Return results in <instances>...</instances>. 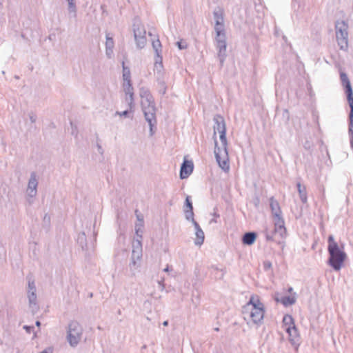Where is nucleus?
Here are the masks:
<instances>
[{"mask_svg": "<svg viewBox=\"0 0 353 353\" xmlns=\"http://www.w3.org/2000/svg\"><path fill=\"white\" fill-rule=\"evenodd\" d=\"M214 19V32L216 48L218 50V57L222 65L226 57V32L225 28L224 11L221 8H216L213 11Z\"/></svg>", "mask_w": 353, "mask_h": 353, "instance_id": "obj_1", "label": "nucleus"}, {"mask_svg": "<svg viewBox=\"0 0 353 353\" xmlns=\"http://www.w3.org/2000/svg\"><path fill=\"white\" fill-rule=\"evenodd\" d=\"M242 314L248 324H261L264 318L265 309L258 296L252 295L249 301L243 307Z\"/></svg>", "mask_w": 353, "mask_h": 353, "instance_id": "obj_2", "label": "nucleus"}, {"mask_svg": "<svg viewBox=\"0 0 353 353\" xmlns=\"http://www.w3.org/2000/svg\"><path fill=\"white\" fill-rule=\"evenodd\" d=\"M141 105L144 114L145 119L150 126V135H153V127L157 124L156 108L154 98L145 88L140 89Z\"/></svg>", "mask_w": 353, "mask_h": 353, "instance_id": "obj_3", "label": "nucleus"}, {"mask_svg": "<svg viewBox=\"0 0 353 353\" xmlns=\"http://www.w3.org/2000/svg\"><path fill=\"white\" fill-rule=\"evenodd\" d=\"M327 251L330 254L328 263L335 270H339L346 258V254L343 248H339L338 243L334 241V236L330 235L327 239Z\"/></svg>", "mask_w": 353, "mask_h": 353, "instance_id": "obj_4", "label": "nucleus"}, {"mask_svg": "<svg viewBox=\"0 0 353 353\" xmlns=\"http://www.w3.org/2000/svg\"><path fill=\"white\" fill-rule=\"evenodd\" d=\"M219 139L221 141V145H218V143L214 139V155L219 167L225 172H228L230 170L229 164V157L228 152V141L226 139V132L219 133Z\"/></svg>", "mask_w": 353, "mask_h": 353, "instance_id": "obj_5", "label": "nucleus"}, {"mask_svg": "<svg viewBox=\"0 0 353 353\" xmlns=\"http://www.w3.org/2000/svg\"><path fill=\"white\" fill-rule=\"evenodd\" d=\"M270 205L274 216V231L276 233H279L281 237H283L285 234L286 229L284 225V220L281 216L282 212L279 203L274 197H271Z\"/></svg>", "mask_w": 353, "mask_h": 353, "instance_id": "obj_6", "label": "nucleus"}, {"mask_svg": "<svg viewBox=\"0 0 353 353\" xmlns=\"http://www.w3.org/2000/svg\"><path fill=\"white\" fill-rule=\"evenodd\" d=\"M348 25L344 21H337L335 24L336 37L341 50H346L348 46Z\"/></svg>", "mask_w": 353, "mask_h": 353, "instance_id": "obj_7", "label": "nucleus"}, {"mask_svg": "<svg viewBox=\"0 0 353 353\" xmlns=\"http://www.w3.org/2000/svg\"><path fill=\"white\" fill-rule=\"evenodd\" d=\"M83 329L75 321H71L68 327L67 340L71 347H76L81 339Z\"/></svg>", "mask_w": 353, "mask_h": 353, "instance_id": "obj_8", "label": "nucleus"}, {"mask_svg": "<svg viewBox=\"0 0 353 353\" xmlns=\"http://www.w3.org/2000/svg\"><path fill=\"white\" fill-rule=\"evenodd\" d=\"M28 291L27 296L29 301V307L33 312H36L38 309L37 289L34 279L31 276H28Z\"/></svg>", "mask_w": 353, "mask_h": 353, "instance_id": "obj_9", "label": "nucleus"}, {"mask_svg": "<svg viewBox=\"0 0 353 353\" xmlns=\"http://www.w3.org/2000/svg\"><path fill=\"white\" fill-rule=\"evenodd\" d=\"M38 179L37 174L33 172L30 174L28 181L26 193L28 201L30 203H32V199L36 196L37 193Z\"/></svg>", "mask_w": 353, "mask_h": 353, "instance_id": "obj_10", "label": "nucleus"}, {"mask_svg": "<svg viewBox=\"0 0 353 353\" xmlns=\"http://www.w3.org/2000/svg\"><path fill=\"white\" fill-rule=\"evenodd\" d=\"M123 88L125 94V100L131 110L134 106V88L132 83L128 81L123 83Z\"/></svg>", "mask_w": 353, "mask_h": 353, "instance_id": "obj_11", "label": "nucleus"}, {"mask_svg": "<svg viewBox=\"0 0 353 353\" xmlns=\"http://www.w3.org/2000/svg\"><path fill=\"white\" fill-rule=\"evenodd\" d=\"M134 37L136 41L137 46L139 48H144L147 42V39L145 37V30L139 26L134 28Z\"/></svg>", "mask_w": 353, "mask_h": 353, "instance_id": "obj_12", "label": "nucleus"}, {"mask_svg": "<svg viewBox=\"0 0 353 353\" xmlns=\"http://www.w3.org/2000/svg\"><path fill=\"white\" fill-rule=\"evenodd\" d=\"M214 121V133L213 137L215 139L216 133L226 132V124L224 118L220 114H216L213 118Z\"/></svg>", "mask_w": 353, "mask_h": 353, "instance_id": "obj_13", "label": "nucleus"}, {"mask_svg": "<svg viewBox=\"0 0 353 353\" xmlns=\"http://www.w3.org/2000/svg\"><path fill=\"white\" fill-rule=\"evenodd\" d=\"M340 78L342 85L345 88V92L347 95V98L352 97L353 90L347 75L345 72H341Z\"/></svg>", "mask_w": 353, "mask_h": 353, "instance_id": "obj_14", "label": "nucleus"}, {"mask_svg": "<svg viewBox=\"0 0 353 353\" xmlns=\"http://www.w3.org/2000/svg\"><path fill=\"white\" fill-rule=\"evenodd\" d=\"M340 78L342 85L345 88V92L347 95V98L352 97L353 90L347 75L345 72H341Z\"/></svg>", "mask_w": 353, "mask_h": 353, "instance_id": "obj_15", "label": "nucleus"}, {"mask_svg": "<svg viewBox=\"0 0 353 353\" xmlns=\"http://www.w3.org/2000/svg\"><path fill=\"white\" fill-rule=\"evenodd\" d=\"M193 171V163L192 161H184L180 170V178L183 179L189 176Z\"/></svg>", "mask_w": 353, "mask_h": 353, "instance_id": "obj_16", "label": "nucleus"}, {"mask_svg": "<svg viewBox=\"0 0 353 353\" xmlns=\"http://www.w3.org/2000/svg\"><path fill=\"white\" fill-rule=\"evenodd\" d=\"M285 331L288 334L290 341L293 345H296L299 342V335L296 326L286 327Z\"/></svg>", "mask_w": 353, "mask_h": 353, "instance_id": "obj_17", "label": "nucleus"}, {"mask_svg": "<svg viewBox=\"0 0 353 353\" xmlns=\"http://www.w3.org/2000/svg\"><path fill=\"white\" fill-rule=\"evenodd\" d=\"M195 229L196 239L194 240V244L196 245H201L205 239L204 232L201 228L198 223H194L193 225Z\"/></svg>", "mask_w": 353, "mask_h": 353, "instance_id": "obj_18", "label": "nucleus"}, {"mask_svg": "<svg viewBox=\"0 0 353 353\" xmlns=\"http://www.w3.org/2000/svg\"><path fill=\"white\" fill-rule=\"evenodd\" d=\"M256 239V234L255 232H246L243 236L242 239V241L245 245H252Z\"/></svg>", "mask_w": 353, "mask_h": 353, "instance_id": "obj_19", "label": "nucleus"}, {"mask_svg": "<svg viewBox=\"0 0 353 353\" xmlns=\"http://www.w3.org/2000/svg\"><path fill=\"white\" fill-rule=\"evenodd\" d=\"M276 301H280L283 305L288 306L292 305L296 302V296L295 294L292 296H283L280 300L279 299H276Z\"/></svg>", "mask_w": 353, "mask_h": 353, "instance_id": "obj_20", "label": "nucleus"}, {"mask_svg": "<svg viewBox=\"0 0 353 353\" xmlns=\"http://www.w3.org/2000/svg\"><path fill=\"white\" fill-rule=\"evenodd\" d=\"M296 187L301 201L303 203H305L307 201L306 188L304 185H302L301 183H297Z\"/></svg>", "mask_w": 353, "mask_h": 353, "instance_id": "obj_21", "label": "nucleus"}, {"mask_svg": "<svg viewBox=\"0 0 353 353\" xmlns=\"http://www.w3.org/2000/svg\"><path fill=\"white\" fill-rule=\"evenodd\" d=\"M152 48L154 49V50L155 51V53L157 55H158V58L159 59V61H160V63H161V61H162V57L161 55V43L159 41V39H156V40H154L152 41Z\"/></svg>", "mask_w": 353, "mask_h": 353, "instance_id": "obj_22", "label": "nucleus"}, {"mask_svg": "<svg viewBox=\"0 0 353 353\" xmlns=\"http://www.w3.org/2000/svg\"><path fill=\"white\" fill-rule=\"evenodd\" d=\"M122 65H123V83H125V82H128V81L129 83H131L130 69L128 67L125 66L124 61H123Z\"/></svg>", "mask_w": 353, "mask_h": 353, "instance_id": "obj_23", "label": "nucleus"}, {"mask_svg": "<svg viewBox=\"0 0 353 353\" xmlns=\"http://www.w3.org/2000/svg\"><path fill=\"white\" fill-rule=\"evenodd\" d=\"M68 5V11L70 14H72V17H75L77 16V6L75 0H67Z\"/></svg>", "mask_w": 353, "mask_h": 353, "instance_id": "obj_24", "label": "nucleus"}, {"mask_svg": "<svg viewBox=\"0 0 353 353\" xmlns=\"http://www.w3.org/2000/svg\"><path fill=\"white\" fill-rule=\"evenodd\" d=\"M283 324L284 327L294 326V322L291 315H285L283 319Z\"/></svg>", "mask_w": 353, "mask_h": 353, "instance_id": "obj_25", "label": "nucleus"}, {"mask_svg": "<svg viewBox=\"0 0 353 353\" xmlns=\"http://www.w3.org/2000/svg\"><path fill=\"white\" fill-rule=\"evenodd\" d=\"M185 216L188 221H190L194 225V223H197L194 219L193 210H185Z\"/></svg>", "mask_w": 353, "mask_h": 353, "instance_id": "obj_26", "label": "nucleus"}, {"mask_svg": "<svg viewBox=\"0 0 353 353\" xmlns=\"http://www.w3.org/2000/svg\"><path fill=\"white\" fill-rule=\"evenodd\" d=\"M143 223H137L135 224V233L140 238L142 239Z\"/></svg>", "mask_w": 353, "mask_h": 353, "instance_id": "obj_27", "label": "nucleus"}, {"mask_svg": "<svg viewBox=\"0 0 353 353\" xmlns=\"http://www.w3.org/2000/svg\"><path fill=\"white\" fill-rule=\"evenodd\" d=\"M105 48H114V43L113 38L110 36V34H106Z\"/></svg>", "mask_w": 353, "mask_h": 353, "instance_id": "obj_28", "label": "nucleus"}, {"mask_svg": "<svg viewBox=\"0 0 353 353\" xmlns=\"http://www.w3.org/2000/svg\"><path fill=\"white\" fill-rule=\"evenodd\" d=\"M132 250H142L141 239L139 237L138 239L134 241L132 243Z\"/></svg>", "mask_w": 353, "mask_h": 353, "instance_id": "obj_29", "label": "nucleus"}, {"mask_svg": "<svg viewBox=\"0 0 353 353\" xmlns=\"http://www.w3.org/2000/svg\"><path fill=\"white\" fill-rule=\"evenodd\" d=\"M131 257L132 259L140 261L142 257V250H132Z\"/></svg>", "mask_w": 353, "mask_h": 353, "instance_id": "obj_30", "label": "nucleus"}, {"mask_svg": "<svg viewBox=\"0 0 353 353\" xmlns=\"http://www.w3.org/2000/svg\"><path fill=\"white\" fill-rule=\"evenodd\" d=\"M347 100L350 108L349 118L350 119H353V97L347 98Z\"/></svg>", "mask_w": 353, "mask_h": 353, "instance_id": "obj_31", "label": "nucleus"}, {"mask_svg": "<svg viewBox=\"0 0 353 353\" xmlns=\"http://www.w3.org/2000/svg\"><path fill=\"white\" fill-rule=\"evenodd\" d=\"M274 234L279 235V234L276 233L274 230L272 232H266L265 238H266L267 241H274Z\"/></svg>", "mask_w": 353, "mask_h": 353, "instance_id": "obj_32", "label": "nucleus"}, {"mask_svg": "<svg viewBox=\"0 0 353 353\" xmlns=\"http://www.w3.org/2000/svg\"><path fill=\"white\" fill-rule=\"evenodd\" d=\"M185 205H186L187 208H188V210H193L192 203L190 199V196L186 197Z\"/></svg>", "mask_w": 353, "mask_h": 353, "instance_id": "obj_33", "label": "nucleus"}, {"mask_svg": "<svg viewBox=\"0 0 353 353\" xmlns=\"http://www.w3.org/2000/svg\"><path fill=\"white\" fill-rule=\"evenodd\" d=\"M137 261H138L137 259H132V257H131V262L130 263V267L131 269H136L138 267Z\"/></svg>", "mask_w": 353, "mask_h": 353, "instance_id": "obj_34", "label": "nucleus"}, {"mask_svg": "<svg viewBox=\"0 0 353 353\" xmlns=\"http://www.w3.org/2000/svg\"><path fill=\"white\" fill-rule=\"evenodd\" d=\"M105 54L109 59H111L113 56V48H105Z\"/></svg>", "mask_w": 353, "mask_h": 353, "instance_id": "obj_35", "label": "nucleus"}, {"mask_svg": "<svg viewBox=\"0 0 353 353\" xmlns=\"http://www.w3.org/2000/svg\"><path fill=\"white\" fill-rule=\"evenodd\" d=\"M115 114L117 115L120 116V117H128L129 111L128 110H125V111H123V112L117 111Z\"/></svg>", "mask_w": 353, "mask_h": 353, "instance_id": "obj_36", "label": "nucleus"}, {"mask_svg": "<svg viewBox=\"0 0 353 353\" xmlns=\"http://www.w3.org/2000/svg\"><path fill=\"white\" fill-rule=\"evenodd\" d=\"M176 45L180 50L185 49L187 48V44L182 41H177Z\"/></svg>", "mask_w": 353, "mask_h": 353, "instance_id": "obj_37", "label": "nucleus"}, {"mask_svg": "<svg viewBox=\"0 0 353 353\" xmlns=\"http://www.w3.org/2000/svg\"><path fill=\"white\" fill-rule=\"evenodd\" d=\"M349 134L350 137L353 135V119H350Z\"/></svg>", "mask_w": 353, "mask_h": 353, "instance_id": "obj_38", "label": "nucleus"}, {"mask_svg": "<svg viewBox=\"0 0 353 353\" xmlns=\"http://www.w3.org/2000/svg\"><path fill=\"white\" fill-rule=\"evenodd\" d=\"M23 329L26 330V331L28 333H30L32 332V330L34 329V327L33 326L24 325L23 326Z\"/></svg>", "mask_w": 353, "mask_h": 353, "instance_id": "obj_39", "label": "nucleus"}, {"mask_svg": "<svg viewBox=\"0 0 353 353\" xmlns=\"http://www.w3.org/2000/svg\"><path fill=\"white\" fill-rule=\"evenodd\" d=\"M85 235L84 232L79 234L78 236V241H81V243H82L85 240Z\"/></svg>", "mask_w": 353, "mask_h": 353, "instance_id": "obj_40", "label": "nucleus"}, {"mask_svg": "<svg viewBox=\"0 0 353 353\" xmlns=\"http://www.w3.org/2000/svg\"><path fill=\"white\" fill-rule=\"evenodd\" d=\"M136 214H137V220H138V223H141V222L143 223V216L141 214H138L137 212L138 211L136 210Z\"/></svg>", "mask_w": 353, "mask_h": 353, "instance_id": "obj_41", "label": "nucleus"}, {"mask_svg": "<svg viewBox=\"0 0 353 353\" xmlns=\"http://www.w3.org/2000/svg\"><path fill=\"white\" fill-rule=\"evenodd\" d=\"M29 119L32 123H34L37 120V117L33 114H30Z\"/></svg>", "mask_w": 353, "mask_h": 353, "instance_id": "obj_42", "label": "nucleus"}, {"mask_svg": "<svg viewBox=\"0 0 353 353\" xmlns=\"http://www.w3.org/2000/svg\"><path fill=\"white\" fill-rule=\"evenodd\" d=\"M158 65H159V67H161L162 66V62L160 63V61H159V59L158 58V55L156 54V58H155V65H156V67H157Z\"/></svg>", "mask_w": 353, "mask_h": 353, "instance_id": "obj_43", "label": "nucleus"}, {"mask_svg": "<svg viewBox=\"0 0 353 353\" xmlns=\"http://www.w3.org/2000/svg\"><path fill=\"white\" fill-rule=\"evenodd\" d=\"M272 264L270 262H265L264 263V268L265 269L270 268L271 267Z\"/></svg>", "mask_w": 353, "mask_h": 353, "instance_id": "obj_44", "label": "nucleus"}, {"mask_svg": "<svg viewBox=\"0 0 353 353\" xmlns=\"http://www.w3.org/2000/svg\"><path fill=\"white\" fill-rule=\"evenodd\" d=\"M159 285H160L161 290L164 289V285L163 283V281H159Z\"/></svg>", "mask_w": 353, "mask_h": 353, "instance_id": "obj_45", "label": "nucleus"}, {"mask_svg": "<svg viewBox=\"0 0 353 353\" xmlns=\"http://www.w3.org/2000/svg\"><path fill=\"white\" fill-rule=\"evenodd\" d=\"M350 145L351 147L353 148V135H352L350 137Z\"/></svg>", "mask_w": 353, "mask_h": 353, "instance_id": "obj_46", "label": "nucleus"}, {"mask_svg": "<svg viewBox=\"0 0 353 353\" xmlns=\"http://www.w3.org/2000/svg\"><path fill=\"white\" fill-rule=\"evenodd\" d=\"M163 271L165 272H169L170 271L169 266L167 265V267L165 269H163Z\"/></svg>", "mask_w": 353, "mask_h": 353, "instance_id": "obj_47", "label": "nucleus"}, {"mask_svg": "<svg viewBox=\"0 0 353 353\" xmlns=\"http://www.w3.org/2000/svg\"><path fill=\"white\" fill-rule=\"evenodd\" d=\"M213 216H214V219H215V218H216V217H219V215L218 214H216V212H214V213L213 214Z\"/></svg>", "mask_w": 353, "mask_h": 353, "instance_id": "obj_48", "label": "nucleus"}, {"mask_svg": "<svg viewBox=\"0 0 353 353\" xmlns=\"http://www.w3.org/2000/svg\"><path fill=\"white\" fill-rule=\"evenodd\" d=\"M163 325L164 326H167L168 325V321H165L163 323Z\"/></svg>", "mask_w": 353, "mask_h": 353, "instance_id": "obj_49", "label": "nucleus"}, {"mask_svg": "<svg viewBox=\"0 0 353 353\" xmlns=\"http://www.w3.org/2000/svg\"><path fill=\"white\" fill-rule=\"evenodd\" d=\"M36 325H37V327H39V326L41 325V323H40V321H36Z\"/></svg>", "mask_w": 353, "mask_h": 353, "instance_id": "obj_50", "label": "nucleus"}, {"mask_svg": "<svg viewBox=\"0 0 353 353\" xmlns=\"http://www.w3.org/2000/svg\"><path fill=\"white\" fill-rule=\"evenodd\" d=\"M293 291V288L292 287L288 288V292L291 293Z\"/></svg>", "mask_w": 353, "mask_h": 353, "instance_id": "obj_51", "label": "nucleus"}, {"mask_svg": "<svg viewBox=\"0 0 353 353\" xmlns=\"http://www.w3.org/2000/svg\"><path fill=\"white\" fill-rule=\"evenodd\" d=\"M211 222L216 223L217 220L216 219H212Z\"/></svg>", "mask_w": 353, "mask_h": 353, "instance_id": "obj_52", "label": "nucleus"}, {"mask_svg": "<svg viewBox=\"0 0 353 353\" xmlns=\"http://www.w3.org/2000/svg\"><path fill=\"white\" fill-rule=\"evenodd\" d=\"M212 268L213 269H214L215 270H216V271H218V270H218V268H217L216 267H214V266H212Z\"/></svg>", "mask_w": 353, "mask_h": 353, "instance_id": "obj_53", "label": "nucleus"}, {"mask_svg": "<svg viewBox=\"0 0 353 353\" xmlns=\"http://www.w3.org/2000/svg\"><path fill=\"white\" fill-rule=\"evenodd\" d=\"M223 275H224V273H223V272H222V273L221 274V275H220V278H223Z\"/></svg>", "mask_w": 353, "mask_h": 353, "instance_id": "obj_54", "label": "nucleus"}, {"mask_svg": "<svg viewBox=\"0 0 353 353\" xmlns=\"http://www.w3.org/2000/svg\"><path fill=\"white\" fill-rule=\"evenodd\" d=\"M40 353H48V352L47 351L44 350V351H43V352H41Z\"/></svg>", "mask_w": 353, "mask_h": 353, "instance_id": "obj_55", "label": "nucleus"}, {"mask_svg": "<svg viewBox=\"0 0 353 353\" xmlns=\"http://www.w3.org/2000/svg\"><path fill=\"white\" fill-rule=\"evenodd\" d=\"M165 92V88H163V94H164Z\"/></svg>", "mask_w": 353, "mask_h": 353, "instance_id": "obj_56", "label": "nucleus"}, {"mask_svg": "<svg viewBox=\"0 0 353 353\" xmlns=\"http://www.w3.org/2000/svg\"><path fill=\"white\" fill-rule=\"evenodd\" d=\"M214 330H215L216 331H219V328H218V327L215 328Z\"/></svg>", "mask_w": 353, "mask_h": 353, "instance_id": "obj_57", "label": "nucleus"}]
</instances>
